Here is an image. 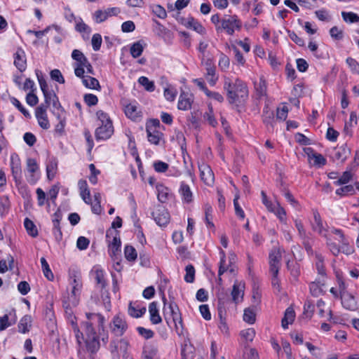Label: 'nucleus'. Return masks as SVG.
<instances>
[{"label":"nucleus","instance_id":"1","mask_svg":"<svg viewBox=\"0 0 359 359\" xmlns=\"http://www.w3.org/2000/svg\"><path fill=\"white\" fill-rule=\"evenodd\" d=\"M86 315L87 320L82 323L85 332L86 348L88 352L95 353L100 348V343L95 327H97L99 331L103 329L104 318L100 313H87Z\"/></svg>","mask_w":359,"mask_h":359},{"label":"nucleus","instance_id":"2","mask_svg":"<svg viewBox=\"0 0 359 359\" xmlns=\"http://www.w3.org/2000/svg\"><path fill=\"white\" fill-rule=\"evenodd\" d=\"M224 89L231 104H238L248 97V90L244 82L238 79L224 77Z\"/></svg>","mask_w":359,"mask_h":359},{"label":"nucleus","instance_id":"3","mask_svg":"<svg viewBox=\"0 0 359 359\" xmlns=\"http://www.w3.org/2000/svg\"><path fill=\"white\" fill-rule=\"evenodd\" d=\"M242 22L236 15H224L221 20V25L216 26L217 32H225L229 35H233L236 31H240Z\"/></svg>","mask_w":359,"mask_h":359},{"label":"nucleus","instance_id":"4","mask_svg":"<svg viewBox=\"0 0 359 359\" xmlns=\"http://www.w3.org/2000/svg\"><path fill=\"white\" fill-rule=\"evenodd\" d=\"M69 285L71 286V294L66 297L67 299H70L72 304H77L82 288V280L80 273L73 271L69 273Z\"/></svg>","mask_w":359,"mask_h":359},{"label":"nucleus","instance_id":"5","mask_svg":"<svg viewBox=\"0 0 359 359\" xmlns=\"http://www.w3.org/2000/svg\"><path fill=\"white\" fill-rule=\"evenodd\" d=\"M128 330L125 318L121 315L115 316L110 323V330L116 337H121Z\"/></svg>","mask_w":359,"mask_h":359},{"label":"nucleus","instance_id":"6","mask_svg":"<svg viewBox=\"0 0 359 359\" xmlns=\"http://www.w3.org/2000/svg\"><path fill=\"white\" fill-rule=\"evenodd\" d=\"M122 105L126 116L133 121H137L142 116L141 111L139 109L136 102H128L127 100L122 101Z\"/></svg>","mask_w":359,"mask_h":359},{"label":"nucleus","instance_id":"7","mask_svg":"<svg viewBox=\"0 0 359 359\" xmlns=\"http://www.w3.org/2000/svg\"><path fill=\"white\" fill-rule=\"evenodd\" d=\"M162 301L164 304V311L169 309L172 315L173 322L175 323L176 329L177 330L178 324L182 325V320L180 313H179V309L177 305L175 302H171L168 306V307H166L167 299L163 292H162Z\"/></svg>","mask_w":359,"mask_h":359},{"label":"nucleus","instance_id":"8","mask_svg":"<svg viewBox=\"0 0 359 359\" xmlns=\"http://www.w3.org/2000/svg\"><path fill=\"white\" fill-rule=\"evenodd\" d=\"M27 178L30 184H35L39 179L37 172L39 170V165L36 161L34 158H29L27 160Z\"/></svg>","mask_w":359,"mask_h":359},{"label":"nucleus","instance_id":"9","mask_svg":"<svg viewBox=\"0 0 359 359\" xmlns=\"http://www.w3.org/2000/svg\"><path fill=\"white\" fill-rule=\"evenodd\" d=\"M11 169L15 182H20L22 179V167L20 157L16 154L11 156Z\"/></svg>","mask_w":359,"mask_h":359},{"label":"nucleus","instance_id":"10","mask_svg":"<svg viewBox=\"0 0 359 359\" xmlns=\"http://www.w3.org/2000/svg\"><path fill=\"white\" fill-rule=\"evenodd\" d=\"M114 133V127L112 122H107L105 124H101L95 130V138L97 140H107Z\"/></svg>","mask_w":359,"mask_h":359},{"label":"nucleus","instance_id":"11","mask_svg":"<svg viewBox=\"0 0 359 359\" xmlns=\"http://www.w3.org/2000/svg\"><path fill=\"white\" fill-rule=\"evenodd\" d=\"M120 12V8L117 7L109 8L104 11L97 10L94 13L95 20L97 23H101L109 17L117 15Z\"/></svg>","mask_w":359,"mask_h":359},{"label":"nucleus","instance_id":"12","mask_svg":"<svg viewBox=\"0 0 359 359\" xmlns=\"http://www.w3.org/2000/svg\"><path fill=\"white\" fill-rule=\"evenodd\" d=\"M152 215L156 224L160 226H165L169 222V212L163 207H158L153 212Z\"/></svg>","mask_w":359,"mask_h":359},{"label":"nucleus","instance_id":"13","mask_svg":"<svg viewBox=\"0 0 359 359\" xmlns=\"http://www.w3.org/2000/svg\"><path fill=\"white\" fill-rule=\"evenodd\" d=\"M35 114L39 125L43 129H48L50 128V123L46 114V107H45L43 104H41L36 109Z\"/></svg>","mask_w":359,"mask_h":359},{"label":"nucleus","instance_id":"14","mask_svg":"<svg viewBox=\"0 0 359 359\" xmlns=\"http://www.w3.org/2000/svg\"><path fill=\"white\" fill-rule=\"evenodd\" d=\"M200 170V176L201 180L208 185H210L214 182V173L210 167L205 164L202 163L198 165Z\"/></svg>","mask_w":359,"mask_h":359},{"label":"nucleus","instance_id":"15","mask_svg":"<svg viewBox=\"0 0 359 359\" xmlns=\"http://www.w3.org/2000/svg\"><path fill=\"white\" fill-rule=\"evenodd\" d=\"M91 274L96 281L97 287L103 290L106 285L105 272L100 266H95L91 270Z\"/></svg>","mask_w":359,"mask_h":359},{"label":"nucleus","instance_id":"16","mask_svg":"<svg viewBox=\"0 0 359 359\" xmlns=\"http://www.w3.org/2000/svg\"><path fill=\"white\" fill-rule=\"evenodd\" d=\"M281 255L279 251L273 250L269 255V265L271 274L278 273L280 266Z\"/></svg>","mask_w":359,"mask_h":359},{"label":"nucleus","instance_id":"17","mask_svg":"<svg viewBox=\"0 0 359 359\" xmlns=\"http://www.w3.org/2000/svg\"><path fill=\"white\" fill-rule=\"evenodd\" d=\"M351 154L350 149L346 144H343L340 147H336L332 153V158L335 161H338L341 163L345 161V160Z\"/></svg>","mask_w":359,"mask_h":359},{"label":"nucleus","instance_id":"18","mask_svg":"<svg viewBox=\"0 0 359 359\" xmlns=\"http://www.w3.org/2000/svg\"><path fill=\"white\" fill-rule=\"evenodd\" d=\"M14 64L22 72L25 70L27 66L26 55L24 50L18 48L14 54Z\"/></svg>","mask_w":359,"mask_h":359},{"label":"nucleus","instance_id":"19","mask_svg":"<svg viewBox=\"0 0 359 359\" xmlns=\"http://www.w3.org/2000/svg\"><path fill=\"white\" fill-rule=\"evenodd\" d=\"M193 102V95L187 93H182L180 95L177 108L180 110L187 111L191 109Z\"/></svg>","mask_w":359,"mask_h":359},{"label":"nucleus","instance_id":"20","mask_svg":"<svg viewBox=\"0 0 359 359\" xmlns=\"http://www.w3.org/2000/svg\"><path fill=\"white\" fill-rule=\"evenodd\" d=\"M179 193L182 197V200L183 203H190L194 200V195L191 190L190 187L186 184L184 182H181Z\"/></svg>","mask_w":359,"mask_h":359},{"label":"nucleus","instance_id":"21","mask_svg":"<svg viewBox=\"0 0 359 359\" xmlns=\"http://www.w3.org/2000/svg\"><path fill=\"white\" fill-rule=\"evenodd\" d=\"M182 24L187 28H191L201 34H204L205 32V29L203 25L192 17L184 19Z\"/></svg>","mask_w":359,"mask_h":359},{"label":"nucleus","instance_id":"22","mask_svg":"<svg viewBox=\"0 0 359 359\" xmlns=\"http://www.w3.org/2000/svg\"><path fill=\"white\" fill-rule=\"evenodd\" d=\"M244 283L237 280L235 281L231 291L232 299L235 303H238L243 299L244 294Z\"/></svg>","mask_w":359,"mask_h":359},{"label":"nucleus","instance_id":"23","mask_svg":"<svg viewBox=\"0 0 359 359\" xmlns=\"http://www.w3.org/2000/svg\"><path fill=\"white\" fill-rule=\"evenodd\" d=\"M67 321L71 324L77 344L81 347L82 346V340L84 339V334L80 331L77 325L76 317L74 316H68Z\"/></svg>","mask_w":359,"mask_h":359},{"label":"nucleus","instance_id":"24","mask_svg":"<svg viewBox=\"0 0 359 359\" xmlns=\"http://www.w3.org/2000/svg\"><path fill=\"white\" fill-rule=\"evenodd\" d=\"M341 304L345 309L354 310L356 308V302L351 294L347 292H343L341 294Z\"/></svg>","mask_w":359,"mask_h":359},{"label":"nucleus","instance_id":"25","mask_svg":"<svg viewBox=\"0 0 359 359\" xmlns=\"http://www.w3.org/2000/svg\"><path fill=\"white\" fill-rule=\"evenodd\" d=\"M313 222L311 224L312 229L318 232L319 234L323 235L325 229L323 226V221L319 212L313 210Z\"/></svg>","mask_w":359,"mask_h":359},{"label":"nucleus","instance_id":"26","mask_svg":"<svg viewBox=\"0 0 359 359\" xmlns=\"http://www.w3.org/2000/svg\"><path fill=\"white\" fill-rule=\"evenodd\" d=\"M149 312L150 315V320L152 324L157 325L161 323L162 319L159 315L158 309L157 308V302H152L149 304Z\"/></svg>","mask_w":359,"mask_h":359},{"label":"nucleus","instance_id":"27","mask_svg":"<svg viewBox=\"0 0 359 359\" xmlns=\"http://www.w3.org/2000/svg\"><path fill=\"white\" fill-rule=\"evenodd\" d=\"M128 312L130 316L137 318L142 316L145 313L146 308L144 306L140 307L137 302H130L128 306Z\"/></svg>","mask_w":359,"mask_h":359},{"label":"nucleus","instance_id":"28","mask_svg":"<svg viewBox=\"0 0 359 359\" xmlns=\"http://www.w3.org/2000/svg\"><path fill=\"white\" fill-rule=\"evenodd\" d=\"M75 29L77 32L82 34L84 39H88L89 36L91 33V28L83 22L81 18L76 20Z\"/></svg>","mask_w":359,"mask_h":359},{"label":"nucleus","instance_id":"29","mask_svg":"<svg viewBox=\"0 0 359 359\" xmlns=\"http://www.w3.org/2000/svg\"><path fill=\"white\" fill-rule=\"evenodd\" d=\"M194 347L189 340H185L182 348V359H193L194 356Z\"/></svg>","mask_w":359,"mask_h":359},{"label":"nucleus","instance_id":"30","mask_svg":"<svg viewBox=\"0 0 359 359\" xmlns=\"http://www.w3.org/2000/svg\"><path fill=\"white\" fill-rule=\"evenodd\" d=\"M57 169V160L52 157L49 158L46 165V173L48 180H51L55 177Z\"/></svg>","mask_w":359,"mask_h":359},{"label":"nucleus","instance_id":"31","mask_svg":"<svg viewBox=\"0 0 359 359\" xmlns=\"http://www.w3.org/2000/svg\"><path fill=\"white\" fill-rule=\"evenodd\" d=\"M109 254L111 257H116L121 252V240L118 237L114 236L109 245Z\"/></svg>","mask_w":359,"mask_h":359},{"label":"nucleus","instance_id":"32","mask_svg":"<svg viewBox=\"0 0 359 359\" xmlns=\"http://www.w3.org/2000/svg\"><path fill=\"white\" fill-rule=\"evenodd\" d=\"M147 134L148 141L155 145H158L160 144L161 140L163 137V134L158 130H154L149 128L147 130H146Z\"/></svg>","mask_w":359,"mask_h":359},{"label":"nucleus","instance_id":"33","mask_svg":"<svg viewBox=\"0 0 359 359\" xmlns=\"http://www.w3.org/2000/svg\"><path fill=\"white\" fill-rule=\"evenodd\" d=\"M72 57L76 61L74 66H86L88 58L79 50L75 49L72 53Z\"/></svg>","mask_w":359,"mask_h":359},{"label":"nucleus","instance_id":"34","mask_svg":"<svg viewBox=\"0 0 359 359\" xmlns=\"http://www.w3.org/2000/svg\"><path fill=\"white\" fill-rule=\"evenodd\" d=\"M157 191L158 200L161 203H165L168 200L169 189L162 184H158L156 186Z\"/></svg>","mask_w":359,"mask_h":359},{"label":"nucleus","instance_id":"35","mask_svg":"<svg viewBox=\"0 0 359 359\" xmlns=\"http://www.w3.org/2000/svg\"><path fill=\"white\" fill-rule=\"evenodd\" d=\"M295 314L293 309L288 307L285 311L283 318L281 321V325L283 329H287L289 324H292L294 320Z\"/></svg>","mask_w":359,"mask_h":359},{"label":"nucleus","instance_id":"36","mask_svg":"<svg viewBox=\"0 0 359 359\" xmlns=\"http://www.w3.org/2000/svg\"><path fill=\"white\" fill-rule=\"evenodd\" d=\"M83 84L88 88L99 90L100 85L98 80L90 76H86L83 78Z\"/></svg>","mask_w":359,"mask_h":359},{"label":"nucleus","instance_id":"37","mask_svg":"<svg viewBox=\"0 0 359 359\" xmlns=\"http://www.w3.org/2000/svg\"><path fill=\"white\" fill-rule=\"evenodd\" d=\"M53 113L56 116L59 121L58 123L55 126V130L57 133L62 135L64 132L66 124L65 114L61 112H55V111H53Z\"/></svg>","mask_w":359,"mask_h":359},{"label":"nucleus","instance_id":"38","mask_svg":"<svg viewBox=\"0 0 359 359\" xmlns=\"http://www.w3.org/2000/svg\"><path fill=\"white\" fill-rule=\"evenodd\" d=\"M205 78L209 84L214 86L218 80V76L216 75V68H206Z\"/></svg>","mask_w":359,"mask_h":359},{"label":"nucleus","instance_id":"39","mask_svg":"<svg viewBox=\"0 0 359 359\" xmlns=\"http://www.w3.org/2000/svg\"><path fill=\"white\" fill-rule=\"evenodd\" d=\"M24 226L27 233L32 237L38 236V231L34 222L28 218H25L24 221Z\"/></svg>","mask_w":359,"mask_h":359},{"label":"nucleus","instance_id":"40","mask_svg":"<svg viewBox=\"0 0 359 359\" xmlns=\"http://www.w3.org/2000/svg\"><path fill=\"white\" fill-rule=\"evenodd\" d=\"M152 13L161 19H165L167 16V13L165 8L158 4L152 5L150 6Z\"/></svg>","mask_w":359,"mask_h":359},{"label":"nucleus","instance_id":"41","mask_svg":"<svg viewBox=\"0 0 359 359\" xmlns=\"http://www.w3.org/2000/svg\"><path fill=\"white\" fill-rule=\"evenodd\" d=\"M31 317L29 316H25L21 318L19 324L18 329L22 333H26L29 331V327L31 326Z\"/></svg>","mask_w":359,"mask_h":359},{"label":"nucleus","instance_id":"42","mask_svg":"<svg viewBox=\"0 0 359 359\" xmlns=\"http://www.w3.org/2000/svg\"><path fill=\"white\" fill-rule=\"evenodd\" d=\"M157 349L151 346H146L143 350L144 359H158L156 357Z\"/></svg>","mask_w":359,"mask_h":359},{"label":"nucleus","instance_id":"43","mask_svg":"<svg viewBox=\"0 0 359 359\" xmlns=\"http://www.w3.org/2000/svg\"><path fill=\"white\" fill-rule=\"evenodd\" d=\"M138 82L140 85L144 86V89L149 92H153L155 90L154 83L150 81L146 76H140L138 79Z\"/></svg>","mask_w":359,"mask_h":359},{"label":"nucleus","instance_id":"44","mask_svg":"<svg viewBox=\"0 0 359 359\" xmlns=\"http://www.w3.org/2000/svg\"><path fill=\"white\" fill-rule=\"evenodd\" d=\"M271 212H273L280 220L281 222H285L286 220V212L285 209L280 206L279 203H276L274 208L271 209Z\"/></svg>","mask_w":359,"mask_h":359},{"label":"nucleus","instance_id":"45","mask_svg":"<svg viewBox=\"0 0 359 359\" xmlns=\"http://www.w3.org/2000/svg\"><path fill=\"white\" fill-rule=\"evenodd\" d=\"M343 20L347 23H355L359 22V15L353 12H341Z\"/></svg>","mask_w":359,"mask_h":359},{"label":"nucleus","instance_id":"46","mask_svg":"<svg viewBox=\"0 0 359 359\" xmlns=\"http://www.w3.org/2000/svg\"><path fill=\"white\" fill-rule=\"evenodd\" d=\"M294 225L298 231V234L301 240H305L309 237V234L306 232L303 223L299 219H294Z\"/></svg>","mask_w":359,"mask_h":359},{"label":"nucleus","instance_id":"47","mask_svg":"<svg viewBox=\"0 0 359 359\" xmlns=\"http://www.w3.org/2000/svg\"><path fill=\"white\" fill-rule=\"evenodd\" d=\"M124 254L126 259L130 262L135 261L137 256L136 250L131 245H126L125 247Z\"/></svg>","mask_w":359,"mask_h":359},{"label":"nucleus","instance_id":"48","mask_svg":"<svg viewBox=\"0 0 359 359\" xmlns=\"http://www.w3.org/2000/svg\"><path fill=\"white\" fill-rule=\"evenodd\" d=\"M40 261H41V267H42V270H43L44 276H46V278L47 279H48L50 280H53L54 276H53V274L49 267V265H48L47 261L46 260V259L44 257H41Z\"/></svg>","mask_w":359,"mask_h":359},{"label":"nucleus","instance_id":"49","mask_svg":"<svg viewBox=\"0 0 359 359\" xmlns=\"http://www.w3.org/2000/svg\"><path fill=\"white\" fill-rule=\"evenodd\" d=\"M220 262H219V269L218 271L219 276H221L224 272L228 271L229 265L226 264V255L224 250H220Z\"/></svg>","mask_w":359,"mask_h":359},{"label":"nucleus","instance_id":"50","mask_svg":"<svg viewBox=\"0 0 359 359\" xmlns=\"http://www.w3.org/2000/svg\"><path fill=\"white\" fill-rule=\"evenodd\" d=\"M143 46L140 41L134 43L130 48V53L134 58L140 56L143 52Z\"/></svg>","mask_w":359,"mask_h":359},{"label":"nucleus","instance_id":"51","mask_svg":"<svg viewBox=\"0 0 359 359\" xmlns=\"http://www.w3.org/2000/svg\"><path fill=\"white\" fill-rule=\"evenodd\" d=\"M243 320L249 324L255 322V313L253 309L248 308L244 310Z\"/></svg>","mask_w":359,"mask_h":359},{"label":"nucleus","instance_id":"52","mask_svg":"<svg viewBox=\"0 0 359 359\" xmlns=\"http://www.w3.org/2000/svg\"><path fill=\"white\" fill-rule=\"evenodd\" d=\"M230 65V60L229 58L224 55V53H221L219 54V67L222 71H226Z\"/></svg>","mask_w":359,"mask_h":359},{"label":"nucleus","instance_id":"53","mask_svg":"<svg viewBox=\"0 0 359 359\" xmlns=\"http://www.w3.org/2000/svg\"><path fill=\"white\" fill-rule=\"evenodd\" d=\"M186 274L184 276V280L187 283H193L195 276V269L191 264L187 265L185 269Z\"/></svg>","mask_w":359,"mask_h":359},{"label":"nucleus","instance_id":"54","mask_svg":"<svg viewBox=\"0 0 359 359\" xmlns=\"http://www.w3.org/2000/svg\"><path fill=\"white\" fill-rule=\"evenodd\" d=\"M205 215V222L208 227H213L214 224L211 222L212 219V208L210 205L206 204L204 207Z\"/></svg>","mask_w":359,"mask_h":359},{"label":"nucleus","instance_id":"55","mask_svg":"<svg viewBox=\"0 0 359 359\" xmlns=\"http://www.w3.org/2000/svg\"><path fill=\"white\" fill-rule=\"evenodd\" d=\"M63 307L65 309V314L67 318L68 319V316H74L73 311L72 310V306H76L77 304H72L70 299H67L66 296L63 297L62 299Z\"/></svg>","mask_w":359,"mask_h":359},{"label":"nucleus","instance_id":"56","mask_svg":"<svg viewBox=\"0 0 359 359\" xmlns=\"http://www.w3.org/2000/svg\"><path fill=\"white\" fill-rule=\"evenodd\" d=\"M177 95V90L172 86H169L164 90V96L168 101H173Z\"/></svg>","mask_w":359,"mask_h":359},{"label":"nucleus","instance_id":"57","mask_svg":"<svg viewBox=\"0 0 359 359\" xmlns=\"http://www.w3.org/2000/svg\"><path fill=\"white\" fill-rule=\"evenodd\" d=\"M354 187L353 185H346L336 190V194L341 196H346L348 194H353L354 193Z\"/></svg>","mask_w":359,"mask_h":359},{"label":"nucleus","instance_id":"58","mask_svg":"<svg viewBox=\"0 0 359 359\" xmlns=\"http://www.w3.org/2000/svg\"><path fill=\"white\" fill-rule=\"evenodd\" d=\"M11 103L18 109L22 113V114L27 117L30 118L31 115L29 113V111L22 106V104L20 103V102L16 99L15 97H12L11 99Z\"/></svg>","mask_w":359,"mask_h":359},{"label":"nucleus","instance_id":"59","mask_svg":"<svg viewBox=\"0 0 359 359\" xmlns=\"http://www.w3.org/2000/svg\"><path fill=\"white\" fill-rule=\"evenodd\" d=\"M316 266L317 269V271L320 275L325 276V269L323 265V257L322 255L316 254Z\"/></svg>","mask_w":359,"mask_h":359},{"label":"nucleus","instance_id":"60","mask_svg":"<svg viewBox=\"0 0 359 359\" xmlns=\"http://www.w3.org/2000/svg\"><path fill=\"white\" fill-rule=\"evenodd\" d=\"M330 34L331 37L335 40H341L344 37L343 30L336 26L330 29Z\"/></svg>","mask_w":359,"mask_h":359},{"label":"nucleus","instance_id":"61","mask_svg":"<svg viewBox=\"0 0 359 359\" xmlns=\"http://www.w3.org/2000/svg\"><path fill=\"white\" fill-rule=\"evenodd\" d=\"M310 292L314 297H318L323 293V288L318 283L313 282L309 286Z\"/></svg>","mask_w":359,"mask_h":359},{"label":"nucleus","instance_id":"62","mask_svg":"<svg viewBox=\"0 0 359 359\" xmlns=\"http://www.w3.org/2000/svg\"><path fill=\"white\" fill-rule=\"evenodd\" d=\"M92 46L95 51H97L100 49L102 39L100 34H95L92 37Z\"/></svg>","mask_w":359,"mask_h":359},{"label":"nucleus","instance_id":"63","mask_svg":"<svg viewBox=\"0 0 359 359\" xmlns=\"http://www.w3.org/2000/svg\"><path fill=\"white\" fill-rule=\"evenodd\" d=\"M137 331L138 332L140 335H141L146 339H151L154 335V332L151 330L146 329L142 327H137Z\"/></svg>","mask_w":359,"mask_h":359},{"label":"nucleus","instance_id":"64","mask_svg":"<svg viewBox=\"0 0 359 359\" xmlns=\"http://www.w3.org/2000/svg\"><path fill=\"white\" fill-rule=\"evenodd\" d=\"M241 335L246 341H252L255 336V331L253 328H248V329L242 330L241 332Z\"/></svg>","mask_w":359,"mask_h":359}]
</instances>
